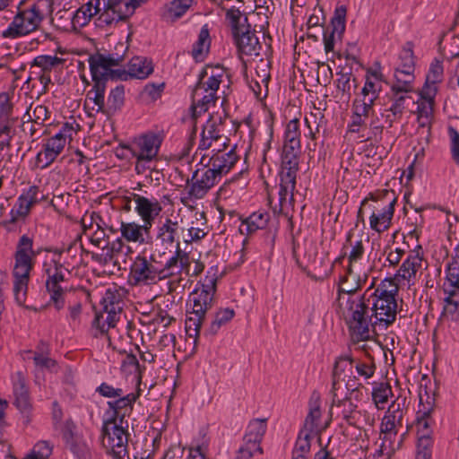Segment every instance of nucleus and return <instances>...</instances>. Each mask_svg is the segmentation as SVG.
Listing matches in <instances>:
<instances>
[{"label": "nucleus", "mask_w": 459, "mask_h": 459, "mask_svg": "<svg viewBox=\"0 0 459 459\" xmlns=\"http://www.w3.org/2000/svg\"><path fill=\"white\" fill-rule=\"evenodd\" d=\"M226 273L225 266L221 268L219 264L212 265L201 286L196 287L188 297L185 328L188 337L194 338L195 343L200 336L201 327L207 312L214 306L217 281Z\"/></svg>", "instance_id": "1"}, {"label": "nucleus", "mask_w": 459, "mask_h": 459, "mask_svg": "<svg viewBox=\"0 0 459 459\" xmlns=\"http://www.w3.org/2000/svg\"><path fill=\"white\" fill-rule=\"evenodd\" d=\"M368 289L365 294L339 295V314L348 325L351 336L357 341L368 340L370 337L369 323L371 318L368 316L369 298L366 299Z\"/></svg>", "instance_id": "2"}, {"label": "nucleus", "mask_w": 459, "mask_h": 459, "mask_svg": "<svg viewBox=\"0 0 459 459\" xmlns=\"http://www.w3.org/2000/svg\"><path fill=\"white\" fill-rule=\"evenodd\" d=\"M300 152L282 150L281 166L279 174L280 183L278 203L273 204L269 198L274 214L289 216L294 208V191L296 189L297 173L299 171Z\"/></svg>", "instance_id": "3"}, {"label": "nucleus", "mask_w": 459, "mask_h": 459, "mask_svg": "<svg viewBox=\"0 0 459 459\" xmlns=\"http://www.w3.org/2000/svg\"><path fill=\"white\" fill-rule=\"evenodd\" d=\"M226 76L224 69L220 66L206 68L201 73L199 81L192 92L193 120L205 113L211 106L215 105L218 100L217 91Z\"/></svg>", "instance_id": "4"}, {"label": "nucleus", "mask_w": 459, "mask_h": 459, "mask_svg": "<svg viewBox=\"0 0 459 459\" xmlns=\"http://www.w3.org/2000/svg\"><path fill=\"white\" fill-rule=\"evenodd\" d=\"M398 283L394 280L385 279L369 295L372 298V310L376 321L374 324H384L385 327L396 318Z\"/></svg>", "instance_id": "5"}, {"label": "nucleus", "mask_w": 459, "mask_h": 459, "mask_svg": "<svg viewBox=\"0 0 459 459\" xmlns=\"http://www.w3.org/2000/svg\"><path fill=\"white\" fill-rule=\"evenodd\" d=\"M162 141V136L154 132L143 134L134 139L127 149L131 156L135 159L134 171L137 175L144 174L158 160Z\"/></svg>", "instance_id": "6"}, {"label": "nucleus", "mask_w": 459, "mask_h": 459, "mask_svg": "<svg viewBox=\"0 0 459 459\" xmlns=\"http://www.w3.org/2000/svg\"><path fill=\"white\" fill-rule=\"evenodd\" d=\"M115 419H108L102 427L103 445L108 449L113 459H129L128 446V424L126 426Z\"/></svg>", "instance_id": "7"}, {"label": "nucleus", "mask_w": 459, "mask_h": 459, "mask_svg": "<svg viewBox=\"0 0 459 459\" xmlns=\"http://www.w3.org/2000/svg\"><path fill=\"white\" fill-rule=\"evenodd\" d=\"M382 195V198L376 199V204L372 207L373 212L369 217L371 230L379 233L390 228L397 202L394 191L385 190Z\"/></svg>", "instance_id": "8"}, {"label": "nucleus", "mask_w": 459, "mask_h": 459, "mask_svg": "<svg viewBox=\"0 0 459 459\" xmlns=\"http://www.w3.org/2000/svg\"><path fill=\"white\" fill-rule=\"evenodd\" d=\"M124 61V53L103 55L97 53L89 58L90 70L94 82L106 84L108 79L119 78L121 71L113 69Z\"/></svg>", "instance_id": "9"}, {"label": "nucleus", "mask_w": 459, "mask_h": 459, "mask_svg": "<svg viewBox=\"0 0 459 459\" xmlns=\"http://www.w3.org/2000/svg\"><path fill=\"white\" fill-rule=\"evenodd\" d=\"M267 429V419L252 420L243 437V445L238 450L237 459H251L255 454H263L261 442Z\"/></svg>", "instance_id": "10"}, {"label": "nucleus", "mask_w": 459, "mask_h": 459, "mask_svg": "<svg viewBox=\"0 0 459 459\" xmlns=\"http://www.w3.org/2000/svg\"><path fill=\"white\" fill-rule=\"evenodd\" d=\"M221 179V178L211 166L196 169L191 179H187L188 198L202 199Z\"/></svg>", "instance_id": "11"}, {"label": "nucleus", "mask_w": 459, "mask_h": 459, "mask_svg": "<svg viewBox=\"0 0 459 459\" xmlns=\"http://www.w3.org/2000/svg\"><path fill=\"white\" fill-rule=\"evenodd\" d=\"M40 21L39 16L30 9H26L16 14L8 25L2 31V38L16 39L34 31Z\"/></svg>", "instance_id": "12"}, {"label": "nucleus", "mask_w": 459, "mask_h": 459, "mask_svg": "<svg viewBox=\"0 0 459 459\" xmlns=\"http://www.w3.org/2000/svg\"><path fill=\"white\" fill-rule=\"evenodd\" d=\"M62 439L65 447L77 459H88L90 449L78 427L72 420H66L62 428Z\"/></svg>", "instance_id": "13"}, {"label": "nucleus", "mask_w": 459, "mask_h": 459, "mask_svg": "<svg viewBox=\"0 0 459 459\" xmlns=\"http://www.w3.org/2000/svg\"><path fill=\"white\" fill-rule=\"evenodd\" d=\"M18 117L13 114V104L5 92L0 93V149L9 146L10 141L15 134L14 125Z\"/></svg>", "instance_id": "14"}, {"label": "nucleus", "mask_w": 459, "mask_h": 459, "mask_svg": "<svg viewBox=\"0 0 459 459\" xmlns=\"http://www.w3.org/2000/svg\"><path fill=\"white\" fill-rule=\"evenodd\" d=\"M363 385L359 381L357 376H348L347 381L345 379H333L332 378V404L340 403L344 400L354 398L355 402L361 399V388Z\"/></svg>", "instance_id": "15"}, {"label": "nucleus", "mask_w": 459, "mask_h": 459, "mask_svg": "<svg viewBox=\"0 0 459 459\" xmlns=\"http://www.w3.org/2000/svg\"><path fill=\"white\" fill-rule=\"evenodd\" d=\"M178 222L171 219H166L159 230L158 238L161 247L158 249L159 255H169L170 258L179 257V242L178 237Z\"/></svg>", "instance_id": "16"}, {"label": "nucleus", "mask_w": 459, "mask_h": 459, "mask_svg": "<svg viewBox=\"0 0 459 459\" xmlns=\"http://www.w3.org/2000/svg\"><path fill=\"white\" fill-rule=\"evenodd\" d=\"M13 270L14 299L19 306H24L27 297L30 273L33 267V260H15Z\"/></svg>", "instance_id": "17"}, {"label": "nucleus", "mask_w": 459, "mask_h": 459, "mask_svg": "<svg viewBox=\"0 0 459 459\" xmlns=\"http://www.w3.org/2000/svg\"><path fill=\"white\" fill-rule=\"evenodd\" d=\"M134 13V6L126 0H105L99 21L101 24L112 25L127 20Z\"/></svg>", "instance_id": "18"}, {"label": "nucleus", "mask_w": 459, "mask_h": 459, "mask_svg": "<svg viewBox=\"0 0 459 459\" xmlns=\"http://www.w3.org/2000/svg\"><path fill=\"white\" fill-rule=\"evenodd\" d=\"M411 92H403L400 91L390 90L387 98L390 101V106L385 109V123L388 127H392L395 122L402 119L406 107L410 101L415 103L412 98L409 95Z\"/></svg>", "instance_id": "19"}, {"label": "nucleus", "mask_w": 459, "mask_h": 459, "mask_svg": "<svg viewBox=\"0 0 459 459\" xmlns=\"http://www.w3.org/2000/svg\"><path fill=\"white\" fill-rule=\"evenodd\" d=\"M346 7L342 5L335 9L331 26L324 32V46L326 53L333 51L335 42L341 40L345 31Z\"/></svg>", "instance_id": "20"}, {"label": "nucleus", "mask_w": 459, "mask_h": 459, "mask_svg": "<svg viewBox=\"0 0 459 459\" xmlns=\"http://www.w3.org/2000/svg\"><path fill=\"white\" fill-rule=\"evenodd\" d=\"M157 260H133L130 264V280L134 284L149 283L158 279Z\"/></svg>", "instance_id": "21"}, {"label": "nucleus", "mask_w": 459, "mask_h": 459, "mask_svg": "<svg viewBox=\"0 0 459 459\" xmlns=\"http://www.w3.org/2000/svg\"><path fill=\"white\" fill-rule=\"evenodd\" d=\"M54 52L55 56L41 55L33 60V66L40 69L39 81L44 89L57 81V48Z\"/></svg>", "instance_id": "22"}, {"label": "nucleus", "mask_w": 459, "mask_h": 459, "mask_svg": "<svg viewBox=\"0 0 459 459\" xmlns=\"http://www.w3.org/2000/svg\"><path fill=\"white\" fill-rule=\"evenodd\" d=\"M39 189L37 186H30L28 189L23 190L10 212L11 223L16 222L19 217L24 218L29 214L31 207L39 201Z\"/></svg>", "instance_id": "23"}, {"label": "nucleus", "mask_w": 459, "mask_h": 459, "mask_svg": "<svg viewBox=\"0 0 459 459\" xmlns=\"http://www.w3.org/2000/svg\"><path fill=\"white\" fill-rule=\"evenodd\" d=\"M135 203V211L144 222V230L152 226L155 218L160 214L162 207L160 202L153 198L148 199L147 197L140 195H134Z\"/></svg>", "instance_id": "24"}, {"label": "nucleus", "mask_w": 459, "mask_h": 459, "mask_svg": "<svg viewBox=\"0 0 459 459\" xmlns=\"http://www.w3.org/2000/svg\"><path fill=\"white\" fill-rule=\"evenodd\" d=\"M233 39L240 55L249 56H258L260 55L262 45L256 36L255 30L252 29L251 26L238 33V35L234 36Z\"/></svg>", "instance_id": "25"}, {"label": "nucleus", "mask_w": 459, "mask_h": 459, "mask_svg": "<svg viewBox=\"0 0 459 459\" xmlns=\"http://www.w3.org/2000/svg\"><path fill=\"white\" fill-rule=\"evenodd\" d=\"M152 61L145 56H134L127 65V70L121 71L119 78L126 80L127 77L140 80L146 79L153 73Z\"/></svg>", "instance_id": "26"}, {"label": "nucleus", "mask_w": 459, "mask_h": 459, "mask_svg": "<svg viewBox=\"0 0 459 459\" xmlns=\"http://www.w3.org/2000/svg\"><path fill=\"white\" fill-rule=\"evenodd\" d=\"M212 152L213 154L209 160L210 166L222 178L230 171L238 161V156L236 154L234 148L228 152L213 149Z\"/></svg>", "instance_id": "27"}, {"label": "nucleus", "mask_w": 459, "mask_h": 459, "mask_svg": "<svg viewBox=\"0 0 459 459\" xmlns=\"http://www.w3.org/2000/svg\"><path fill=\"white\" fill-rule=\"evenodd\" d=\"M125 294V290L116 284L109 285L106 288L100 299L103 312H111L113 315H120L123 309V299Z\"/></svg>", "instance_id": "28"}, {"label": "nucleus", "mask_w": 459, "mask_h": 459, "mask_svg": "<svg viewBox=\"0 0 459 459\" xmlns=\"http://www.w3.org/2000/svg\"><path fill=\"white\" fill-rule=\"evenodd\" d=\"M333 264L330 260H296L299 268L316 280L326 278L331 273Z\"/></svg>", "instance_id": "29"}, {"label": "nucleus", "mask_w": 459, "mask_h": 459, "mask_svg": "<svg viewBox=\"0 0 459 459\" xmlns=\"http://www.w3.org/2000/svg\"><path fill=\"white\" fill-rule=\"evenodd\" d=\"M138 396L139 394H125V392H123V395L117 396L114 401H108L107 404L112 412L110 419H115V420L124 423L126 412L132 411L133 405Z\"/></svg>", "instance_id": "30"}, {"label": "nucleus", "mask_w": 459, "mask_h": 459, "mask_svg": "<svg viewBox=\"0 0 459 459\" xmlns=\"http://www.w3.org/2000/svg\"><path fill=\"white\" fill-rule=\"evenodd\" d=\"M354 401V398H350L332 404L331 414L342 419L348 425L356 427L358 421L357 414H360L361 411L357 410L358 405Z\"/></svg>", "instance_id": "31"}, {"label": "nucleus", "mask_w": 459, "mask_h": 459, "mask_svg": "<svg viewBox=\"0 0 459 459\" xmlns=\"http://www.w3.org/2000/svg\"><path fill=\"white\" fill-rule=\"evenodd\" d=\"M221 118L215 119L210 116L209 119L203 126L201 139L198 144V150L205 151L212 147L213 143L222 139L221 134L220 125Z\"/></svg>", "instance_id": "32"}, {"label": "nucleus", "mask_w": 459, "mask_h": 459, "mask_svg": "<svg viewBox=\"0 0 459 459\" xmlns=\"http://www.w3.org/2000/svg\"><path fill=\"white\" fill-rule=\"evenodd\" d=\"M270 218L269 212L265 211L254 212L248 217L242 220L239 232L243 235H252L259 230H265Z\"/></svg>", "instance_id": "33"}, {"label": "nucleus", "mask_w": 459, "mask_h": 459, "mask_svg": "<svg viewBox=\"0 0 459 459\" xmlns=\"http://www.w3.org/2000/svg\"><path fill=\"white\" fill-rule=\"evenodd\" d=\"M57 158V134L44 140L42 150L36 157L38 168L45 169Z\"/></svg>", "instance_id": "34"}, {"label": "nucleus", "mask_w": 459, "mask_h": 459, "mask_svg": "<svg viewBox=\"0 0 459 459\" xmlns=\"http://www.w3.org/2000/svg\"><path fill=\"white\" fill-rule=\"evenodd\" d=\"M14 405L22 412L30 407V401L25 379L21 372L16 373L13 379Z\"/></svg>", "instance_id": "35"}, {"label": "nucleus", "mask_w": 459, "mask_h": 459, "mask_svg": "<svg viewBox=\"0 0 459 459\" xmlns=\"http://www.w3.org/2000/svg\"><path fill=\"white\" fill-rule=\"evenodd\" d=\"M300 131L298 118L290 120L284 130L282 150L300 152Z\"/></svg>", "instance_id": "36"}, {"label": "nucleus", "mask_w": 459, "mask_h": 459, "mask_svg": "<svg viewBox=\"0 0 459 459\" xmlns=\"http://www.w3.org/2000/svg\"><path fill=\"white\" fill-rule=\"evenodd\" d=\"M120 315H113L111 312L97 313L92 321V329L94 337L108 333L110 328H114L118 322Z\"/></svg>", "instance_id": "37"}, {"label": "nucleus", "mask_w": 459, "mask_h": 459, "mask_svg": "<svg viewBox=\"0 0 459 459\" xmlns=\"http://www.w3.org/2000/svg\"><path fill=\"white\" fill-rule=\"evenodd\" d=\"M27 359H33L37 368L40 369H50L55 367L56 360L49 358V347L46 342H41L35 351H26Z\"/></svg>", "instance_id": "38"}, {"label": "nucleus", "mask_w": 459, "mask_h": 459, "mask_svg": "<svg viewBox=\"0 0 459 459\" xmlns=\"http://www.w3.org/2000/svg\"><path fill=\"white\" fill-rule=\"evenodd\" d=\"M74 10L72 11L67 14V17H65V15L59 16V20H65V22H67L64 23L63 25H59V30H65V31H72L76 30L79 28L83 27L84 25L88 24L90 20V16L82 10V7H76L74 8Z\"/></svg>", "instance_id": "39"}, {"label": "nucleus", "mask_w": 459, "mask_h": 459, "mask_svg": "<svg viewBox=\"0 0 459 459\" xmlns=\"http://www.w3.org/2000/svg\"><path fill=\"white\" fill-rule=\"evenodd\" d=\"M225 18L228 26L230 28L232 37L238 35V33L251 26L247 15L235 7L226 10Z\"/></svg>", "instance_id": "40"}, {"label": "nucleus", "mask_w": 459, "mask_h": 459, "mask_svg": "<svg viewBox=\"0 0 459 459\" xmlns=\"http://www.w3.org/2000/svg\"><path fill=\"white\" fill-rule=\"evenodd\" d=\"M414 72L394 69L393 81L388 83L390 90L412 92L414 90Z\"/></svg>", "instance_id": "41"}, {"label": "nucleus", "mask_w": 459, "mask_h": 459, "mask_svg": "<svg viewBox=\"0 0 459 459\" xmlns=\"http://www.w3.org/2000/svg\"><path fill=\"white\" fill-rule=\"evenodd\" d=\"M192 3L193 0H172L164 6L161 16L167 22H174L187 12Z\"/></svg>", "instance_id": "42"}, {"label": "nucleus", "mask_w": 459, "mask_h": 459, "mask_svg": "<svg viewBox=\"0 0 459 459\" xmlns=\"http://www.w3.org/2000/svg\"><path fill=\"white\" fill-rule=\"evenodd\" d=\"M235 316L233 309L226 307L220 308L213 316V318L208 327L204 330V335L214 336L218 333L221 326L228 324Z\"/></svg>", "instance_id": "43"}, {"label": "nucleus", "mask_w": 459, "mask_h": 459, "mask_svg": "<svg viewBox=\"0 0 459 459\" xmlns=\"http://www.w3.org/2000/svg\"><path fill=\"white\" fill-rule=\"evenodd\" d=\"M211 45L210 32L207 24L200 30L197 40L194 43L192 56L196 61H203L208 54Z\"/></svg>", "instance_id": "44"}, {"label": "nucleus", "mask_w": 459, "mask_h": 459, "mask_svg": "<svg viewBox=\"0 0 459 459\" xmlns=\"http://www.w3.org/2000/svg\"><path fill=\"white\" fill-rule=\"evenodd\" d=\"M369 245V238L366 237L363 238V236H360L359 238L354 237L353 230H350L346 243L343 246L344 250L350 249V255L348 258H359L361 257L365 253V246Z\"/></svg>", "instance_id": "45"}, {"label": "nucleus", "mask_w": 459, "mask_h": 459, "mask_svg": "<svg viewBox=\"0 0 459 459\" xmlns=\"http://www.w3.org/2000/svg\"><path fill=\"white\" fill-rule=\"evenodd\" d=\"M355 359L349 354L341 355L334 362L332 378L333 379H345V372H349L352 375L353 365Z\"/></svg>", "instance_id": "46"}, {"label": "nucleus", "mask_w": 459, "mask_h": 459, "mask_svg": "<svg viewBox=\"0 0 459 459\" xmlns=\"http://www.w3.org/2000/svg\"><path fill=\"white\" fill-rule=\"evenodd\" d=\"M143 226H140L134 222H124L120 223L119 230L121 231L122 237L129 241L134 243L143 244L144 242L143 230Z\"/></svg>", "instance_id": "47"}, {"label": "nucleus", "mask_w": 459, "mask_h": 459, "mask_svg": "<svg viewBox=\"0 0 459 459\" xmlns=\"http://www.w3.org/2000/svg\"><path fill=\"white\" fill-rule=\"evenodd\" d=\"M320 417L321 410L319 400L317 398L315 400L311 399L309 402V412L304 423L305 429L302 430L309 433V439L311 438V434L317 429Z\"/></svg>", "instance_id": "48"}, {"label": "nucleus", "mask_w": 459, "mask_h": 459, "mask_svg": "<svg viewBox=\"0 0 459 459\" xmlns=\"http://www.w3.org/2000/svg\"><path fill=\"white\" fill-rule=\"evenodd\" d=\"M189 264V260H166V264L158 261V280L165 279L181 272L184 266Z\"/></svg>", "instance_id": "49"}, {"label": "nucleus", "mask_w": 459, "mask_h": 459, "mask_svg": "<svg viewBox=\"0 0 459 459\" xmlns=\"http://www.w3.org/2000/svg\"><path fill=\"white\" fill-rule=\"evenodd\" d=\"M397 434L398 432L380 433L381 444L377 450L378 455L391 457L399 450V445H396Z\"/></svg>", "instance_id": "50"}, {"label": "nucleus", "mask_w": 459, "mask_h": 459, "mask_svg": "<svg viewBox=\"0 0 459 459\" xmlns=\"http://www.w3.org/2000/svg\"><path fill=\"white\" fill-rule=\"evenodd\" d=\"M125 87L123 85L117 86L111 90L105 104V113L110 114L119 110L124 105Z\"/></svg>", "instance_id": "51"}, {"label": "nucleus", "mask_w": 459, "mask_h": 459, "mask_svg": "<svg viewBox=\"0 0 459 459\" xmlns=\"http://www.w3.org/2000/svg\"><path fill=\"white\" fill-rule=\"evenodd\" d=\"M310 447L309 433L300 431L292 450L291 459H307Z\"/></svg>", "instance_id": "52"}, {"label": "nucleus", "mask_w": 459, "mask_h": 459, "mask_svg": "<svg viewBox=\"0 0 459 459\" xmlns=\"http://www.w3.org/2000/svg\"><path fill=\"white\" fill-rule=\"evenodd\" d=\"M105 89L106 84L102 82H94L91 90L87 93V100L92 101L97 107V111L105 113Z\"/></svg>", "instance_id": "53"}, {"label": "nucleus", "mask_w": 459, "mask_h": 459, "mask_svg": "<svg viewBox=\"0 0 459 459\" xmlns=\"http://www.w3.org/2000/svg\"><path fill=\"white\" fill-rule=\"evenodd\" d=\"M39 255V250H34L33 240L27 235H22L17 244L15 258H32Z\"/></svg>", "instance_id": "54"}, {"label": "nucleus", "mask_w": 459, "mask_h": 459, "mask_svg": "<svg viewBox=\"0 0 459 459\" xmlns=\"http://www.w3.org/2000/svg\"><path fill=\"white\" fill-rule=\"evenodd\" d=\"M54 4L55 0H38L30 9L39 16L40 22L48 19L53 23Z\"/></svg>", "instance_id": "55"}, {"label": "nucleus", "mask_w": 459, "mask_h": 459, "mask_svg": "<svg viewBox=\"0 0 459 459\" xmlns=\"http://www.w3.org/2000/svg\"><path fill=\"white\" fill-rule=\"evenodd\" d=\"M353 368H355L359 377L366 380L369 379L374 376L376 371L374 359L370 356L367 357L365 359H355Z\"/></svg>", "instance_id": "56"}, {"label": "nucleus", "mask_w": 459, "mask_h": 459, "mask_svg": "<svg viewBox=\"0 0 459 459\" xmlns=\"http://www.w3.org/2000/svg\"><path fill=\"white\" fill-rule=\"evenodd\" d=\"M392 394V387L388 383H379L372 390V400L376 407L380 410L383 409L380 404L386 403Z\"/></svg>", "instance_id": "57"}, {"label": "nucleus", "mask_w": 459, "mask_h": 459, "mask_svg": "<svg viewBox=\"0 0 459 459\" xmlns=\"http://www.w3.org/2000/svg\"><path fill=\"white\" fill-rule=\"evenodd\" d=\"M369 267L371 265H368L367 268L363 266L361 260H348L346 271L350 273L351 280L354 281V279L357 278L358 281L365 283L368 280Z\"/></svg>", "instance_id": "58"}, {"label": "nucleus", "mask_w": 459, "mask_h": 459, "mask_svg": "<svg viewBox=\"0 0 459 459\" xmlns=\"http://www.w3.org/2000/svg\"><path fill=\"white\" fill-rule=\"evenodd\" d=\"M415 103L418 105V121L421 126H425L432 117L434 101L419 99Z\"/></svg>", "instance_id": "59"}, {"label": "nucleus", "mask_w": 459, "mask_h": 459, "mask_svg": "<svg viewBox=\"0 0 459 459\" xmlns=\"http://www.w3.org/2000/svg\"><path fill=\"white\" fill-rule=\"evenodd\" d=\"M363 284L362 281H358L357 278L354 279V281L351 280L350 273L346 271L344 275L340 278L338 296L356 294V291L360 289Z\"/></svg>", "instance_id": "60"}, {"label": "nucleus", "mask_w": 459, "mask_h": 459, "mask_svg": "<svg viewBox=\"0 0 459 459\" xmlns=\"http://www.w3.org/2000/svg\"><path fill=\"white\" fill-rule=\"evenodd\" d=\"M377 99L368 96H362L361 99H356L353 102V111L355 115L368 117L374 112V104Z\"/></svg>", "instance_id": "61"}, {"label": "nucleus", "mask_w": 459, "mask_h": 459, "mask_svg": "<svg viewBox=\"0 0 459 459\" xmlns=\"http://www.w3.org/2000/svg\"><path fill=\"white\" fill-rule=\"evenodd\" d=\"M432 446V437L418 436L416 459H431Z\"/></svg>", "instance_id": "62"}, {"label": "nucleus", "mask_w": 459, "mask_h": 459, "mask_svg": "<svg viewBox=\"0 0 459 459\" xmlns=\"http://www.w3.org/2000/svg\"><path fill=\"white\" fill-rule=\"evenodd\" d=\"M435 424V420L432 418V414H418L416 420L417 434L418 436H429L432 437V426Z\"/></svg>", "instance_id": "63"}, {"label": "nucleus", "mask_w": 459, "mask_h": 459, "mask_svg": "<svg viewBox=\"0 0 459 459\" xmlns=\"http://www.w3.org/2000/svg\"><path fill=\"white\" fill-rule=\"evenodd\" d=\"M52 450L53 446L48 441H39L24 459H48Z\"/></svg>", "instance_id": "64"}]
</instances>
